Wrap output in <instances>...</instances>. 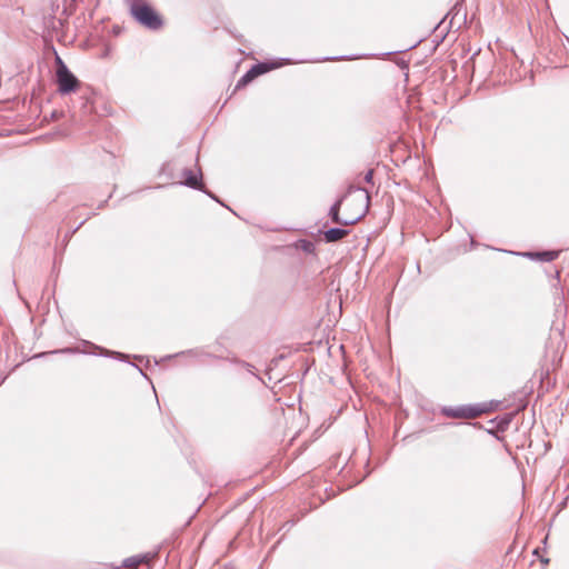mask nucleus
Masks as SVG:
<instances>
[{
    "label": "nucleus",
    "instance_id": "obj_1",
    "mask_svg": "<svg viewBox=\"0 0 569 569\" xmlns=\"http://www.w3.org/2000/svg\"><path fill=\"white\" fill-rule=\"evenodd\" d=\"M370 203L369 192L363 188H350L348 192L331 208L332 221L341 226H351L361 220Z\"/></svg>",
    "mask_w": 569,
    "mask_h": 569
},
{
    "label": "nucleus",
    "instance_id": "obj_2",
    "mask_svg": "<svg viewBox=\"0 0 569 569\" xmlns=\"http://www.w3.org/2000/svg\"><path fill=\"white\" fill-rule=\"evenodd\" d=\"M130 13L140 24L148 29L158 30L163 24L161 16L144 1H134L130 6Z\"/></svg>",
    "mask_w": 569,
    "mask_h": 569
},
{
    "label": "nucleus",
    "instance_id": "obj_3",
    "mask_svg": "<svg viewBox=\"0 0 569 569\" xmlns=\"http://www.w3.org/2000/svg\"><path fill=\"white\" fill-rule=\"evenodd\" d=\"M495 410L492 402L479 405L459 406L456 408H445L443 413L449 418L456 419H475L482 415L490 413Z\"/></svg>",
    "mask_w": 569,
    "mask_h": 569
},
{
    "label": "nucleus",
    "instance_id": "obj_4",
    "mask_svg": "<svg viewBox=\"0 0 569 569\" xmlns=\"http://www.w3.org/2000/svg\"><path fill=\"white\" fill-rule=\"evenodd\" d=\"M58 60L57 82L61 93H69L79 87V80L69 71L60 58Z\"/></svg>",
    "mask_w": 569,
    "mask_h": 569
},
{
    "label": "nucleus",
    "instance_id": "obj_5",
    "mask_svg": "<svg viewBox=\"0 0 569 569\" xmlns=\"http://www.w3.org/2000/svg\"><path fill=\"white\" fill-rule=\"evenodd\" d=\"M272 69V66H269L267 63H258L254 64L246 74H243L240 80L238 81L236 89H241L249 84L251 81H253L259 76L270 71Z\"/></svg>",
    "mask_w": 569,
    "mask_h": 569
},
{
    "label": "nucleus",
    "instance_id": "obj_6",
    "mask_svg": "<svg viewBox=\"0 0 569 569\" xmlns=\"http://www.w3.org/2000/svg\"><path fill=\"white\" fill-rule=\"evenodd\" d=\"M348 233H349L348 230L332 228V229H329L328 231H326L323 233V236H325V240L327 242H336V241H339V240L343 239L345 237H347Z\"/></svg>",
    "mask_w": 569,
    "mask_h": 569
},
{
    "label": "nucleus",
    "instance_id": "obj_7",
    "mask_svg": "<svg viewBox=\"0 0 569 569\" xmlns=\"http://www.w3.org/2000/svg\"><path fill=\"white\" fill-rule=\"evenodd\" d=\"M148 562H149L148 556L131 557L127 560V567L129 569H139L141 566H148Z\"/></svg>",
    "mask_w": 569,
    "mask_h": 569
},
{
    "label": "nucleus",
    "instance_id": "obj_8",
    "mask_svg": "<svg viewBox=\"0 0 569 569\" xmlns=\"http://www.w3.org/2000/svg\"><path fill=\"white\" fill-rule=\"evenodd\" d=\"M537 256L545 261H552L557 258L558 253L555 251H545L541 253H537Z\"/></svg>",
    "mask_w": 569,
    "mask_h": 569
},
{
    "label": "nucleus",
    "instance_id": "obj_9",
    "mask_svg": "<svg viewBox=\"0 0 569 569\" xmlns=\"http://www.w3.org/2000/svg\"><path fill=\"white\" fill-rule=\"evenodd\" d=\"M186 183L189 187H192V188H198L199 187V181H198V178L196 176H191V177L187 178Z\"/></svg>",
    "mask_w": 569,
    "mask_h": 569
},
{
    "label": "nucleus",
    "instance_id": "obj_10",
    "mask_svg": "<svg viewBox=\"0 0 569 569\" xmlns=\"http://www.w3.org/2000/svg\"><path fill=\"white\" fill-rule=\"evenodd\" d=\"M372 176H373V170H369V171L366 173V176H365V180H366L367 182H371V180H372Z\"/></svg>",
    "mask_w": 569,
    "mask_h": 569
}]
</instances>
